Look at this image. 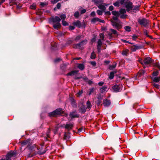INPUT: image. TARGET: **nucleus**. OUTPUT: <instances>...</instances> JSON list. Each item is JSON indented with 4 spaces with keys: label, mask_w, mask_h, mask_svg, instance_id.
Here are the masks:
<instances>
[{
    "label": "nucleus",
    "mask_w": 160,
    "mask_h": 160,
    "mask_svg": "<svg viewBox=\"0 0 160 160\" xmlns=\"http://www.w3.org/2000/svg\"><path fill=\"white\" fill-rule=\"evenodd\" d=\"M61 18L58 16L52 17L49 19V22L52 24L53 28L56 29H58L61 26L60 23Z\"/></svg>",
    "instance_id": "obj_1"
},
{
    "label": "nucleus",
    "mask_w": 160,
    "mask_h": 160,
    "mask_svg": "<svg viewBox=\"0 0 160 160\" xmlns=\"http://www.w3.org/2000/svg\"><path fill=\"white\" fill-rule=\"evenodd\" d=\"M118 17H113L112 19L110 20L112 25L119 30L122 28V22L119 21L118 18Z\"/></svg>",
    "instance_id": "obj_2"
},
{
    "label": "nucleus",
    "mask_w": 160,
    "mask_h": 160,
    "mask_svg": "<svg viewBox=\"0 0 160 160\" xmlns=\"http://www.w3.org/2000/svg\"><path fill=\"white\" fill-rule=\"evenodd\" d=\"M138 22L141 26L145 27H148L149 25V21L144 18H139L138 19Z\"/></svg>",
    "instance_id": "obj_3"
},
{
    "label": "nucleus",
    "mask_w": 160,
    "mask_h": 160,
    "mask_svg": "<svg viewBox=\"0 0 160 160\" xmlns=\"http://www.w3.org/2000/svg\"><path fill=\"white\" fill-rule=\"evenodd\" d=\"M62 112V110L61 108H58L55 111L49 113L48 115L50 117H55L58 115L61 114Z\"/></svg>",
    "instance_id": "obj_4"
},
{
    "label": "nucleus",
    "mask_w": 160,
    "mask_h": 160,
    "mask_svg": "<svg viewBox=\"0 0 160 160\" xmlns=\"http://www.w3.org/2000/svg\"><path fill=\"white\" fill-rule=\"evenodd\" d=\"M16 156V152L11 151L8 153L6 156V160H11L12 158Z\"/></svg>",
    "instance_id": "obj_5"
},
{
    "label": "nucleus",
    "mask_w": 160,
    "mask_h": 160,
    "mask_svg": "<svg viewBox=\"0 0 160 160\" xmlns=\"http://www.w3.org/2000/svg\"><path fill=\"white\" fill-rule=\"evenodd\" d=\"M87 43V40L86 39H85L83 40L80 43H78L77 44H74L73 45V47L74 48H79L83 46L86 45Z\"/></svg>",
    "instance_id": "obj_6"
},
{
    "label": "nucleus",
    "mask_w": 160,
    "mask_h": 160,
    "mask_svg": "<svg viewBox=\"0 0 160 160\" xmlns=\"http://www.w3.org/2000/svg\"><path fill=\"white\" fill-rule=\"evenodd\" d=\"M125 7L127 12H129L133 8L132 3L130 2H125Z\"/></svg>",
    "instance_id": "obj_7"
},
{
    "label": "nucleus",
    "mask_w": 160,
    "mask_h": 160,
    "mask_svg": "<svg viewBox=\"0 0 160 160\" xmlns=\"http://www.w3.org/2000/svg\"><path fill=\"white\" fill-rule=\"evenodd\" d=\"M87 108L85 105L82 103V105L80 107L79 112L81 113H84L86 111Z\"/></svg>",
    "instance_id": "obj_8"
},
{
    "label": "nucleus",
    "mask_w": 160,
    "mask_h": 160,
    "mask_svg": "<svg viewBox=\"0 0 160 160\" xmlns=\"http://www.w3.org/2000/svg\"><path fill=\"white\" fill-rule=\"evenodd\" d=\"M141 48V47L140 46L138 45H134L132 46L131 47V49L132 51L135 52L137 50Z\"/></svg>",
    "instance_id": "obj_9"
},
{
    "label": "nucleus",
    "mask_w": 160,
    "mask_h": 160,
    "mask_svg": "<svg viewBox=\"0 0 160 160\" xmlns=\"http://www.w3.org/2000/svg\"><path fill=\"white\" fill-rule=\"evenodd\" d=\"M91 21L93 23H95L97 22H99L102 23H104L105 22L104 20L100 19L98 18H92V19Z\"/></svg>",
    "instance_id": "obj_10"
},
{
    "label": "nucleus",
    "mask_w": 160,
    "mask_h": 160,
    "mask_svg": "<svg viewBox=\"0 0 160 160\" xmlns=\"http://www.w3.org/2000/svg\"><path fill=\"white\" fill-rule=\"evenodd\" d=\"M103 104L105 107H108L111 104L110 101L108 99H105L103 101Z\"/></svg>",
    "instance_id": "obj_11"
},
{
    "label": "nucleus",
    "mask_w": 160,
    "mask_h": 160,
    "mask_svg": "<svg viewBox=\"0 0 160 160\" xmlns=\"http://www.w3.org/2000/svg\"><path fill=\"white\" fill-rule=\"evenodd\" d=\"M110 32H109L108 33V35L110 36L111 37L112 34L115 35H118V32L116 30L113 29H110Z\"/></svg>",
    "instance_id": "obj_12"
},
{
    "label": "nucleus",
    "mask_w": 160,
    "mask_h": 160,
    "mask_svg": "<svg viewBox=\"0 0 160 160\" xmlns=\"http://www.w3.org/2000/svg\"><path fill=\"white\" fill-rule=\"evenodd\" d=\"M70 101H71V104L72 107L74 108H76L77 105L75 99L72 98L70 99Z\"/></svg>",
    "instance_id": "obj_13"
},
{
    "label": "nucleus",
    "mask_w": 160,
    "mask_h": 160,
    "mask_svg": "<svg viewBox=\"0 0 160 160\" xmlns=\"http://www.w3.org/2000/svg\"><path fill=\"white\" fill-rule=\"evenodd\" d=\"M43 145H42L41 146V148H40L38 151V153L40 155H42L44 154L47 151L48 149H47V148H46L44 151H42V147Z\"/></svg>",
    "instance_id": "obj_14"
},
{
    "label": "nucleus",
    "mask_w": 160,
    "mask_h": 160,
    "mask_svg": "<svg viewBox=\"0 0 160 160\" xmlns=\"http://www.w3.org/2000/svg\"><path fill=\"white\" fill-rule=\"evenodd\" d=\"M117 72V71L116 70H114L112 72H110L109 78L111 80L113 79L114 77V75Z\"/></svg>",
    "instance_id": "obj_15"
},
{
    "label": "nucleus",
    "mask_w": 160,
    "mask_h": 160,
    "mask_svg": "<svg viewBox=\"0 0 160 160\" xmlns=\"http://www.w3.org/2000/svg\"><path fill=\"white\" fill-rule=\"evenodd\" d=\"M78 72V70L72 71L66 74V75L67 76H72L75 74H77Z\"/></svg>",
    "instance_id": "obj_16"
},
{
    "label": "nucleus",
    "mask_w": 160,
    "mask_h": 160,
    "mask_svg": "<svg viewBox=\"0 0 160 160\" xmlns=\"http://www.w3.org/2000/svg\"><path fill=\"white\" fill-rule=\"evenodd\" d=\"M73 24L74 26H76L79 28H80L82 25L81 22L79 20H78L76 22H73Z\"/></svg>",
    "instance_id": "obj_17"
},
{
    "label": "nucleus",
    "mask_w": 160,
    "mask_h": 160,
    "mask_svg": "<svg viewBox=\"0 0 160 160\" xmlns=\"http://www.w3.org/2000/svg\"><path fill=\"white\" fill-rule=\"evenodd\" d=\"M142 65L144 64L146 66L148 65L151 63L152 61H138Z\"/></svg>",
    "instance_id": "obj_18"
},
{
    "label": "nucleus",
    "mask_w": 160,
    "mask_h": 160,
    "mask_svg": "<svg viewBox=\"0 0 160 160\" xmlns=\"http://www.w3.org/2000/svg\"><path fill=\"white\" fill-rule=\"evenodd\" d=\"M112 88L115 92H117L120 91V88L119 86L117 84L113 86Z\"/></svg>",
    "instance_id": "obj_19"
},
{
    "label": "nucleus",
    "mask_w": 160,
    "mask_h": 160,
    "mask_svg": "<svg viewBox=\"0 0 160 160\" xmlns=\"http://www.w3.org/2000/svg\"><path fill=\"white\" fill-rule=\"evenodd\" d=\"M117 63L116 62H114L112 65H109L108 68L111 70H113L116 67Z\"/></svg>",
    "instance_id": "obj_20"
},
{
    "label": "nucleus",
    "mask_w": 160,
    "mask_h": 160,
    "mask_svg": "<svg viewBox=\"0 0 160 160\" xmlns=\"http://www.w3.org/2000/svg\"><path fill=\"white\" fill-rule=\"evenodd\" d=\"M73 126L72 123H67L65 126V128L69 130L71 129Z\"/></svg>",
    "instance_id": "obj_21"
},
{
    "label": "nucleus",
    "mask_w": 160,
    "mask_h": 160,
    "mask_svg": "<svg viewBox=\"0 0 160 160\" xmlns=\"http://www.w3.org/2000/svg\"><path fill=\"white\" fill-rule=\"evenodd\" d=\"M30 142V139H28L27 140H24L21 143V146L22 147L24 145H25L29 143Z\"/></svg>",
    "instance_id": "obj_22"
},
{
    "label": "nucleus",
    "mask_w": 160,
    "mask_h": 160,
    "mask_svg": "<svg viewBox=\"0 0 160 160\" xmlns=\"http://www.w3.org/2000/svg\"><path fill=\"white\" fill-rule=\"evenodd\" d=\"M78 68L81 70H83L84 69V65L82 63H79L78 64Z\"/></svg>",
    "instance_id": "obj_23"
},
{
    "label": "nucleus",
    "mask_w": 160,
    "mask_h": 160,
    "mask_svg": "<svg viewBox=\"0 0 160 160\" xmlns=\"http://www.w3.org/2000/svg\"><path fill=\"white\" fill-rule=\"evenodd\" d=\"M70 134L69 133L65 132L64 134V139L66 140H69L70 138Z\"/></svg>",
    "instance_id": "obj_24"
},
{
    "label": "nucleus",
    "mask_w": 160,
    "mask_h": 160,
    "mask_svg": "<svg viewBox=\"0 0 160 160\" xmlns=\"http://www.w3.org/2000/svg\"><path fill=\"white\" fill-rule=\"evenodd\" d=\"M129 50L128 49H125L122 51V54L124 56H127L128 54Z\"/></svg>",
    "instance_id": "obj_25"
},
{
    "label": "nucleus",
    "mask_w": 160,
    "mask_h": 160,
    "mask_svg": "<svg viewBox=\"0 0 160 160\" xmlns=\"http://www.w3.org/2000/svg\"><path fill=\"white\" fill-rule=\"evenodd\" d=\"M98 8L101 9L102 11L105 12L106 9V7L103 5H101L98 6Z\"/></svg>",
    "instance_id": "obj_26"
},
{
    "label": "nucleus",
    "mask_w": 160,
    "mask_h": 160,
    "mask_svg": "<svg viewBox=\"0 0 160 160\" xmlns=\"http://www.w3.org/2000/svg\"><path fill=\"white\" fill-rule=\"evenodd\" d=\"M112 15L117 17H119L120 16L119 12L116 11H113L112 12Z\"/></svg>",
    "instance_id": "obj_27"
},
{
    "label": "nucleus",
    "mask_w": 160,
    "mask_h": 160,
    "mask_svg": "<svg viewBox=\"0 0 160 160\" xmlns=\"http://www.w3.org/2000/svg\"><path fill=\"white\" fill-rule=\"evenodd\" d=\"M107 87L105 86H103L102 87L100 88V92L101 93H103L107 89Z\"/></svg>",
    "instance_id": "obj_28"
},
{
    "label": "nucleus",
    "mask_w": 160,
    "mask_h": 160,
    "mask_svg": "<svg viewBox=\"0 0 160 160\" xmlns=\"http://www.w3.org/2000/svg\"><path fill=\"white\" fill-rule=\"evenodd\" d=\"M87 108L88 109H89V110L91 108L92 105L90 102V101L89 100H88L87 102Z\"/></svg>",
    "instance_id": "obj_29"
},
{
    "label": "nucleus",
    "mask_w": 160,
    "mask_h": 160,
    "mask_svg": "<svg viewBox=\"0 0 160 160\" xmlns=\"http://www.w3.org/2000/svg\"><path fill=\"white\" fill-rule=\"evenodd\" d=\"M143 33L144 35H146L147 37L152 38V36H150L148 34V33L147 30L146 29H144L143 30Z\"/></svg>",
    "instance_id": "obj_30"
},
{
    "label": "nucleus",
    "mask_w": 160,
    "mask_h": 160,
    "mask_svg": "<svg viewBox=\"0 0 160 160\" xmlns=\"http://www.w3.org/2000/svg\"><path fill=\"white\" fill-rule=\"evenodd\" d=\"M153 81L156 82H158L160 81V77H156L153 79Z\"/></svg>",
    "instance_id": "obj_31"
},
{
    "label": "nucleus",
    "mask_w": 160,
    "mask_h": 160,
    "mask_svg": "<svg viewBox=\"0 0 160 160\" xmlns=\"http://www.w3.org/2000/svg\"><path fill=\"white\" fill-rule=\"evenodd\" d=\"M139 6H135L133 9H132L133 11L136 12V11H138L139 10Z\"/></svg>",
    "instance_id": "obj_32"
},
{
    "label": "nucleus",
    "mask_w": 160,
    "mask_h": 160,
    "mask_svg": "<svg viewBox=\"0 0 160 160\" xmlns=\"http://www.w3.org/2000/svg\"><path fill=\"white\" fill-rule=\"evenodd\" d=\"M70 116L72 118H78V116L77 114H75L73 112L70 113Z\"/></svg>",
    "instance_id": "obj_33"
},
{
    "label": "nucleus",
    "mask_w": 160,
    "mask_h": 160,
    "mask_svg": "<svg viewBox=\"0 0 160 160\" xmlns=\"http://www.w3.org/2000/svg\"><path fill=\"white\" fill-rule=\"evenodd\" d=\"M82 8L81 7H80L79 9L80 11V13L81 14H83L86 12V10L85 9H83L82 10Z\"/></svg>",
    "instance_id": "obj_34"
},
{
    "label": "nucleus",
    "mask_w": 160,
    "mask_h": 160,
    "mask_svg": "<svg viewBox=\"0 0 160 160\" xmlns=\"http://www.w3.org/2000/svg\"><path fill=\"white\" fill-rule=\"evenodd\" d=\"M83 37H84L83 35H81V36L79 35V36H77L76 37V38L75 39V40L76 41H78L80 39L83 38Z\"/></svg>",
    "instance_id": "obj_35"
},
{
    "label": "nucleus",
    "mask_w": 160,
    "mask_h": 160,
    "mask_svg": "<svg viewBox=\"0 0 160 160\" xmlns=\"http://www.w3.org/2000/svg\"><path fill=\"white\" fill-rule=\"evenodd\" d=\"M96 54L94 52H92L91 54L90 58L91 59H94L96 58Z\"/></svg>",
    "instance_id": "obj_36"
},
{
    "label": "nucleus",
    "mask_w": 160,
    "mask_h": 160,
    "mask_svg": "<svg viewBox=\"0 0 160 160\" xmlns=\"http://www.w3.org/2000/svg\"><path fill=\"white\" fill-rule=\"evenodd\" d=\"M95 4H98L102 3L103 2V0H93Z\"/></svg>",
    "instance_id": "obj_37"
},
{
    "label": "nucleus",
    "mask_w": 160,
    "mask_h": 160,
    "mask_svg": "<svg viewBox=\"0 0 160 160\" xmlns=\"http://www.w3.org/2000/svg\"><path fill=\"white\" fill-rule=\"evenodd\" d=\"M119 12L121 14H124L126 13V11L125 9L121 8Z\"/></svg>",
    "instance_id": "obj_38"
},
{
    "label": "nucleus",
    "mask_w": 160,
    "mask_h": 160,
    "mask_svg": "<svg viewBox=\"0 0 160 160\" xmlns=\"http://www.w3.org/2000/svg\"><path fill=\"white\" fill-rule=\"evenodd\" d=\"M79 13L78 11L75 12L74 13V16L76 18H78L79 15Z\"/></svg>",
    "instance_id": "obj_39"
},
{
    "label": "nucleus",
    "mask_w": 160,
    "mask_h": 160,
    "mask_svg": "<svg viewBox=\"0 0 160 160\" xmlns=\"http://www.w3.org/2000/svg\"><path fill=\"white\" fill-rule=\"evenodd\" d=\"M124 29L125 30L128 32H130L131 31V27L128 26H126L125 27Z\"/></svg>",
    "instance_id": "obj_40"
},
{
    "label": "nucleus",
    "mask_w": 160,
    "mask_h": 160,
    "mask_svg": "<svg viewBox=\"0 0 160 160\" xmlns=\"http://www.w3.org/2000/svg\"><path fill=\"white\" fill-rule=\"evenodd\" d=\"M104 12L102 10H98L97 11V14L99 15H102L103 12Z\"/></svg>",
    "instance_id": "obj_41"
},
{
    "label": "nucleus",
    "mask_w": 160,
    "mask_h": 160,
    "mask_svg": "<svg viewBox=\"0 0 160 160\" xmlns=\"http://www.w3.org/2000/svg\"><path fill=\"white\" fill-rule=\"evenodd\" d=\"M113 5L115 7H119L120 6V4L118 0L113 3Z\"/></svg>",
    "instance_id": "obj_42"
},
{
    "label": "nucleus",
    "mask_w": 160,
    "mask_h": 160,
    "mask_svg": "<svg viewBox=\"0 0 160 160\" xmlns=\"http://www.w3.org/2000/svg\"><path fill=\"white\" fill-rule=\"evenodd\" d=\"M67 66L66 64H63L61 66V68L63 71L65 70L66 67Z\"/></svg>",
    "instance_id": "obj_43"
},
{
    "label": "nucleus",
    "mask_w": 160,
    "mask_h": 160,
    "mask_svg": "<svg viewBox=\"0 0 160 160\" xmlns=\"http://www.w3.org/2000/svg\"><path fill=\"white\" fill-rule=\"evenodd\" d=\"M95 89L93 88H92L89 89V92L88 93V95H90L93 92Z\"/></svg>",
    "instance_id": "obj_44"
},
{
    "label": "nucleus",
    "mask_w": 160,
    "mask_h": 160,
    "mask_svg": "<svg viewBox=\"0 0 160 160\" xmlns=\"http://www.w3.org/2000/svg\"><path fill=\"white\" fill-rule=\"evenodd\" d=\"M36 5L35 4L33 3L30 6V8L31 9L34 10L36 9Z\"/></svg>",
    "instance_id": "obj_45"
},
{
    "label": "nucleus",
    "mask_w": 160,
    "mask_h": 160,
    "mask_svg": "<svg viewBox=\"0 0 160 160\" xmlns=\"http://www.w3.org/2000/svg\"><path fill=\"white\" fill-rule=\"evenodd\" d=\"M97 46H101L102 44V42L100 39H99L97 42Z\"/></svg>",
    "instance_id": "obj_46"
},
{
    "label": "nucleus",
    "mask_w": 160,
    "mask_h": 160,
    "mask_svg": "<svg viewBox=\"0 0 160 160\" xmlns=\"http://www.w3.org/2000/svg\"><path fill=\"white\" fill-rule=\"evenodd\" d=\"M60 17L61 19L63 20L65 19L66 18V16L65 14H61L60 16Z\"/></svg>",
    "instance_id": "obj_47"
},
{
    "label": "nucleus",
    "mask_w": 160,
    "mask_h": 160,
    "mask_svg": "<svg viewBox=\"0 0 160 160\" xmlns=\"http://www.w3.org/2000/svg\"><path fill=\"white\" fill-rule=\"evenodd\" d=\"M62 24L64 26H66L68 25V23L66 21L63 20L62 21Z\"/></svg>",
    "instance_id": "obj_48"
},
{
    "label": "nucleus",
    "mask_w": 160,
    "mask_h": 160,
    "mask_svg": "<svg viewBox=\"0 0 160 160\" xmlns=\"http://www.w3.org/2000/svg\"><path fill=\"white\" fill-rule=\"evenodd\" d=\"M127 16V15L126 14H122L120 16V18H121L124 19L126 18Z\"/></svg>",
    "instance_id": "obj_49"
},
{
    "label": "nucleus",
    "mask_w": 160,
    "mask_h": 160,
    "mask_svg": "<svg viewBox=\"0 0 160 160\" xmlns=\"http://www.w3.org/2000/svg\"><path fill=\"white\" fill-rule=\"evenodd\" d=\"M153 86L154 88H159L160 87V86L159 84L154 83L153 84Z\"/></svg>",
    "instance_id": "obj_50"
},
{
    "label": "nucleus",
    "mask_w": 160,
    "mask_h": 160,
    "mask_svg": "<svg viewBox=\"0 0 160 160\" xmlns=\"http://www.w3.org/2000/svg\"><path fill=\"white\" fill-rule=\"evenodd\" d=\"M158 74V71L154 72L153 73V75L156 77Z\"/></svg>",
    "instance_id": "obj_51"
},
{
    "label": "nucleus",
    "mask_w": 160,
    "mask_h": 160,
    "mask_svg": "<svg viewBox=\"0 0 160 160\" xmlns=\"http://www.w3.org/2000/svg\"><path fill=\"white\" fill-rule=\"evenodd\" d=\"M119 2V4L123 5L125 2V0H118Z\"/></svg>",
    "instance_id": "obj_52"
},
{
    "label": "nucleus",
    "mask_w": 160,
    "mask_h": 160,
    "mask_svg": "<svg viewBox=\"0 0 160 160\" xmlns=\"http://www.w3.org/2000/svg\"><path fill=\"white\" fill-rule=\"evenodd\" d=\"M50 133V130L49 129H48V131H47V133H46L47 136L48 138L50 137V134H49Z\"/></svg>",
    "instance_id": "obj_53"
},
{
    "label": "nucleus",
    "mask_w": 160,
    "mask_h": 160,
    "mask_svg": "<svg viewBox=\"0 0 160 160\" xmlns=\"http://www.w3.org/2000/svg\"><path fill=\"white\" fill-rule=\"evenodd\" d=\"M132 39L133 40H135L138 38V36L135 35H133L132 36Z\"/></svg>",
    "instance_id": "obj_54"
},
{
    "label": "nucleus",
    "mask_w": 160,
    "mask_h": 160,
    "mask_svg": "<svg viewBox=\"0 0 160 160\" xmlns=\"http://www.w3.org/2000/svg\"><path fill=\"white\" fill-rule=\"evenodd\" d=\"M101 46H97V49L98 51V53H99L101 52Z\"/></svg>",
    "instance_id": "obj_55"
},
{
    "label": "nucleus",
    "mask_w": 160,
    "mask_h": 160,
    "mask_svg": "<svg viewBox=\"0 0 160 160\" xmlns=\"http://www.w3.org/2000/svg\"><path fill=\"white\" fill-rule=\"evenodd\" d=\"M42 7H44V6L46 5L47 4L46 3L41 2L40 4Z\"/></svg>",
    "instance_id": "obj_56"
},
{
    "label": "nucleus",
    "mask_w": 160,
    "mask_h": 160,
    "mask_svg": "<svg viewBox=\"0 0 160 160\" xmlns=\"http://www.w3.org/2000/svg\"><path fill=\"white\" fill-rule=\"evenodd\" d=\"M90 63L93 66H95L96 65V62L94 61L91 62Z\"/></svg>",
    "instance_id": "obj_57"
},
{
    "label": "nucleus",
    "mask_w": 160,
    "mask_h": 160,
    "mask_svg": "<svg viewBox=\"0 0 160 160\" xmlns=\"http://www.w3.org/2000/svg\"><path fill=\"white\" fill-rule=\"evenodd\" d=\"M144 60H152V58L149 57H145Z\"/></svg>",
    "instance_id": "obj_58"
},
{
    "label": "nucleus",
    "mask_w": 160,
    "mask_h": 160,
    "mask_svg": "<svg viewBox=\"0 0 160 160\" xmlns=\"http://www.w3.org/2000/svg\"><path fill=\"white\" fill-rule=\"evenodd\" d=\"M145 72V71H144L142 70V71H140L139 72V73H140V74L139 76L140 75H143V74H144Z\"/></svg>",
    "instance_id": "obj_59"
},
{
    "label": "nucleus",
    "mask_w": 160,
    "mask_h": 160,
    "mask_svg": "<svg viewBox=\"0 0 160 160\" xmlns=\"http://www.w3.org/2000/svg\"><path fill=\"white\" fill-rule=\"evenodd\" d=\"M61 7V4L60 3H58L57 4V8L58 9H59Z\"/></svg>",
    "instance_id": "obj_60"
},
{
    "label": "nucleus",
    "mask_w": 160,
    "mask_h": 160,
    "mask_svg": "<svg viewBox=\"0 0 160 160\" xmlns=\"http://www.w3.org/2000/svg\"><path fill=\"white\" fill-rule=\"evenodd\" d=\"M109 10L112 11L114 9V7L112 6H110L108 8Z\"/></svg>",
    "instance_id": "obj_61"
},
{
    "label": "nucleus",
    "mask_w": 160,
    "mask_h": 160,
    "mask_svg": "<svg viewBox=\"0 0 160 160\" xmlns=\"http://www.w3.org/2000/svg\"><path fill=\"white\" fill-rule=\"evenodd\" d=\"M156 66L159 69L160 71V64L158 63H156Z\"/></svg>",
    "instance_id": "obj_62"
},
{
    "label": "nucleus",
    "mask_w": 160,
    "mask_h": 160,
    "mask_svg": "<svg viewBox=\"0 0 160 160\" xmlns=\"http://www.w3.org/2000/svg\"><path fill=\"white\" fill-rule=\"evenodd\" d=\"M100 36L102 38V40H103L104 38V35L102 33H100L99 34Z\"/></svg>",
    "instance_id": "obj_63"
},
{
    "label": "nucleus",
    "mask_w": 160,
    "mask_h": 160,
    "mask_svg": "<svg viewBox=\"0 0 160 160\" xmlns=\"http://www.w3.org/2000/svg\"><path fill=\"white\" fill-rule=\"evenodd\" d=\"M69 28L71 30H73L75 29V27L73 26H70Z\"/></svg>",
    "instance_id": "obj_64"
}]
</instances>
